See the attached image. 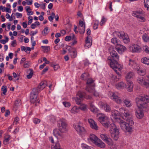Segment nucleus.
<instances>
[{
	"label": "nucleus",
	"instance_id": "34",
	"mask_svg": "<svg viewBox=\"0 0 149 149\" xmlns=\"http://www.w3.org/2000/svg\"><path fill=\"white\" fill-rule=\"evenodd\" d=\"M133 75V73L132 72H130L127 74L125 78L127 82L130 81L129 79L132 77Z\"/></svg>",
	"mask_w": 149,
	"mask_h": 149
},
{
	"label": "nucleus",
	"instance_id": "12",
	"mask_svg": "<svg viewBox=\"0 0 149 149\" xmlns=\"http://www.w3.org/2000/svg\"><path fill=\"white\" fill-rule=\"evenodd\" d=\"M138 82L141 85L147 88L149 87V83L148 80L146 78L142 77H139L137 79Z\"/></svg>",
	"mask_w": 149,
	"mask_h": 149
},
{
	"label": "nucleus",
	"instance_id": "57",
	"mask_svg": "<svg viewBox=\"0 0 149 149\" xmlns=\"http://www.w3.org/2000/svg\"><path fill=\"white\" fill-rule=\"evenodd\" d=\"M63 104L65 107H69L71 105L70 103V102H63Z\"/></svg>",
	"mask_w": 149,
	"mask_h": 149
},
{
	"label": "nucleus",
	"instance_id": "17",
	"mask_svg": "<svg viewBox=\"0 0 149 149\" xmlns=\"http://www.w3.org/2000/svg\"><path fill=\"white\" fill-rule=\"evenodd\" d=\"M63 132L60 131L59 129H55L53 130V134L57 138H63L64 137V135Z\"/></svg>",
	"mask_w": 149,
	"mask_h": 149
},
{
	"label": "nucleus",
	"instance_id": "23",
	"mask_svg": "<svg viewBox=\"0 0 149 149\" xmlns=\"http://www.w3.org/2000/svg\"><path fill=\"white\" fill-rule=\"evenodd\" d=\"M101 107L103 108L104 111L107 112H110L111 109L110 106L107 103H103V102L101 103Z\"/></svg>",
	"mask_w": 149,
	"mask_h": 149
},
{
	"label": "nucleus",
	"instance_id": "58",
	"mask_svg": "<svg viewBox=\"0 0 149 149\" xmlns=\"http://www.w3.org/2000/svg\"><path fill=\"white\" fill-rule=\"evenodd\" d=\"M48 28L46 27L43 30L42 33L44 35H46L48 33Z\"/></svg>",
	"mask_w": 149,
	"mask_h": 149
},
{
	"label": "nucleus",
	"instance_id": "60",
	"mask_svg": "<svg viewBox=\"0 0 149 149\" xmlns=\"http://www.w3.org/2000/svg\"><path fill=\"white\" fill-rule=\"evenodd\" d=\"M19 118L18 117H16L15 118L14 121L13 122L14 124H15V125H16L17 123H18V122L19 121Z\"/></svg>",
	"mask_w": 149,
	"mask_h": 149
},
{
	"label": "nucleus",
	"instance_id": "30",
	"mask_svg": "<svg viewBox=\"0 0 149 149\" xmlns=\"http://www.w3.org/2000/svg\"><path fill=\"white\" fill-rule=\"evenodd\" d=\"M79 108L76 106L73 107L70 110L71 113L74 114L77 113L79 112Z\"/></svg>",
	"mask_w": 149,
	"mask_h": 149
},
{
	"label": "nucleus",
	"instance_id": "27",
	"mask_svg": "<svg viewBox=\"0 0 149 149\" xmlns=\"http://www.w3.org/2000/svg\"><path fill=\"white\" fill-rule=\"evenodd\" d=\"M111 113L112 116L114 119H117L118 118L120 115V113L116 110H113L111 111Z\"/></svg>",
	"mask_w": 149,
	"mask_h": 149
},
{
	"label": "nucleus",
	"instance_id": "22",
	"mask_svg": "<svg viewBox=\"0 0 149 149\" xmlns=\"http://www.w3.org/2000/svg\"><path fill=\"white\" fill-rule=\"evenodd\" d=\"M47 86V81H45L41 82L38 87L37 88H35L38 89V91L40 92V91L42 90Z\"/></svg>",
	"mask_w": 149,
	"mask_h": 149
},
{
	"label": "nucleus",
	"instance_id": "1",
	"mask_svg": "<svg viewBox=\"0 0 149 149\" xmlns=\"http://www.w3.org/2000/svg\"><path fill=\"white\" fill-rule=\"evenodd\" d=\"M119 110L121 113L125 117V119L127 121L126 122L123 120H120L119 124L121 128L126 132L131 133L133 131L132 126L134 124L132 116L129 111L125 108H121Z\"/></svg>",
	"mask_w": 149,
	"mask_h": 149
},
{
	"label": "nucleus",
	"instance_id": "3",
	"mask_svg": "<svg viewBox=\"0 0 149 149\" xmlns=\"http://www.w3.org/2000/svg\"><path fill=\"white\" fill-rule=\"evenodd\" d=\"M110 67L117 74L118 77L115 75H112L111 78L112 80L116 81H118L121 77V75L118 71H120L123 68V66L121 65H118L117 66H115L114 64L111 62L110 64Z\"/></svg>",
	"mask_w": 149,
	"mask_h": 149
},
{
	"label": "nucleus",
	"instance_id": "37",
	"mask_svg": "<svg viewBox=\"0 0 149 149\" xmlns=\"http://www.w3.org/2000/svg\"><path fill=\"white\" fill-rule=\"evenodd\" d=\"M42 48L43 49V51L45 53H47L50 50V47L49 46H41Z\"/></svg>",
	"mask_w": 149,
	"mask_h": 149
},
{
	"label": "nucleus",
	"instance_id": "49",
	"mask_svg": "<svg viewBox=\"0 0 149 149\" xmlns=\"http://www.w3.org/2000/svg\"><path fill=\"white\" fill-rule=\"evenodd\" d=\"M1 90L3 91V93L5 95L7 91V86H3L1 87Z\"/></svg>",
	"mask_w": 149,
	"mask_h": 149
},
{
	"label": "nucleus",
	"instance_id": "56",
	"mask_svg": "<svg viewBox=\"0 0 149 149\" xmlns=\"http://www.w3.org/2000/svg\"><path fill=\"white\" fill-rule=\"evenodd\" d=\"M13 77L15 78H16L15 81H17L19 79V75H17L15 72H13Z\"/></svg>",
	"mask_w": 149,
	"mask_h": 149
},
{
	"label": "nucleus",
	"instance_id": "54",
	"mask_svg": "<svg viewBox=\"0 0 149 149\" xmlns=\"http://www.w3.org/2000/svg\"><path fill=\"white\" fill-rule=\"evenodd\" d=\"M86 108L87 107L86 105L84 104L80 105L79 107V110L80 109L83 111H85L86 109Z\"/></svg>",
	"mask_w": 149,
	"mask_h": 149
},
{
	"label": "nucleus",
	"instance_id": "35",
	"mask_svg": "<svg viewBox=\"0 0 149 149\" xmlns=\"http://www.w3.org/2000/svg\"><path fill=\"white\" fill-rule=\"evenodd\" d=\"M90 109L91 111L93 113L96 112L97 111V109L92 103L90 104Z\"/></svg>",
	"mask_w": 149,
	"mask_h": 149
},
{
	"label": "nucleus",
	"instance_id": "4",
	"mask_svg": "<svg viewBox=\"0 0 149 149\" xmlns=\"http://www.w3.org/2000/svg\"><path fill=\"white\" fill-rule=\"evenodd\" d=\"M110 130L112 138L115 141H117L119 138V129L114 124H111L110 126Z\"/></svg>",
	"mask_w": 149,
	"mask_h": 149
},
{
	"label": "nucleus",
	"instance_id": "33",
	"mask_svg": "<svg viewBox=\"0 0 149 149\" xmlns=\"http://www.w3.org/2000/svg\"><path fill=\"white\" fill-rule=\"evenodd\" d=\"M91 93H93V95L94 96L97 97L99 96V94L98 92L95 91L94 87L93 88H91L89 91H87Z\"/></svg>",
	"mask_w": 149,
	"mask_h": 149
},
{
	"label": "nucleus",
	"instance_id": "15",
	"mask_svg": "<svg viewBox=\"0 0 149 149\" xmlns=\"http://www.w3.org/2000/svg\"><path fill=\"white\" fill-rule=\"evenodd\" d=\"M94 81L92 78H88L87 80L86 90L89 91L91 88L94 87Z\"/></svg>",
	"mask_w": 149,
	"mask_h": 149
},
{
	"label": "nucleus",
	"instance_id": "21",
	"mask_svg": "<svg viewBox=\"0 0 149 149\" xmlns=\"http://www.w3.org/2000/svg\"><path fill=\"white\" fill-rule=\"evenodd\" d=\"M88 122L90 125L91 127L93 129L95 130H98V127L96 123L92 119H89L88 120Z\"/></svg>",
	"mask_w": 149,
	"mask_h": 149
},
{
	"label": "nucleus",
	"instance_id": "5",
	"mask_svg": "<svg viewBox=\"0 0 149 149\" xmlns=\"http://www.w3.org/2000/svg\"><path fill=\"white\" fill-rule=\"evenodd\" d=\"M110 54L112 58L111 57L109 56L107 58L108 60L111 61L110 63V64L111 62L114 64L116 66L118 65H120L118 63V61L119 60V57L116 52L113 50L112 51H110Z\"/></svg>",
	"mask_w": 149,
	"mask_h": 149
},
{
	"label": "nucleus",
	"instance_id": "16",
	"mask_svg": "<svg viewBox=\"0 0 149 149\" xmlns=\"http://www.w3.org/2000/svg\"><path fill=\"white\" fill-rule=\"evenodd\" d=\"M128 66L129 68L133 69L135 70L138 69L139 65L137 64L134 60L130 59L128 63Z\"/></svg>",
	"mask_w": 149,
	"mask_h": 149
},
{
	"label": "nucleus",
	"instance_id": "46",
	"mask_svg": "<svg viewBox=\"0 0 149 149\" xmlns=\"http://www.w3.org/2000/svg\"><path fill=\"white\" fill-rule=\"evenodd\" d=\"M87 39L85 40L86 43L84 45L86 49H88L92 45V42H88Z\"/></svg>",
	"mask_w": 149,
	"mask_h": 149
},
{
	"label": "nucleus",
	"instance_id": "47",
	"mask_svg": "<svg viewBox=\"0 0 149 149\" xmlns=\"http://www.w3.org/2000/svg\"><path fill=\"white\" fill-rule=\"evenodd\" d=\"M75 38V36L74 35H73L72 37L70 36H67L65 38V40L66 41H69L71 40L72 39H73Z\"/></svg>",
	"mask_w": 149,
	"mask_h": 149
},
{
	"label": "nucleus",
	"instance_id": "45",
	"mask_svg": "<svg viewBox=\"0 0 149 149\" xmlns=\"http://www.w3.org/2000/svg\"><path fill=\"white\" fill-rule=\"evenodd\" d=\"M81 147L83 149H94L93 147L89 146L84 143L81 144Z\"/></svg>",
	"mask_w": 149,
	"mask_h": 149
},
{
	"label": "nucleus",
	"instance_id": "40",
	"mask_svg": "<svg viewBox=\"0 0 149 149\" xmlns=\"http://www.w3.org/2000/svg\"><path fill=\"white\" fill-rule=\"evenodd\" d=\"M111 42L113 44L116 45H118L119 44V40H117V39L116 38H112L111 40Z\"/></svg>",
	"mask_w": 149,
	"mask_h": 149
},
{
	"label": "nucleus",
	"instance_id": "55",
	"mask_svg": "<svg viewBox=\"0 0 149 149\" xmlns=\"http://www.w3.org/2000/svg\"><path fill=\"white\" fill-rule=\"evenodd\" d=\"M30 61H26L24 63V66L25 68H28L30 67Z\"/></svg>",
	"mask_w": 149,
	"mask_h": 149
},
{
	"label": "nucleus",
	"instance_id": "41",
	"mask_svg": "<svg viewBox=\"0 0 149 149\" xmlns=\"http://www.w3.org/2000/svg\"><path fill=\"white\" fill-rule=\"evenodd\" d=\"M77 52L76 50L72 51L70 52V55L72 58H75L77 56Z\"/></svg>",
	"mask_w": 149,
	"mask_h": 149
},
{
	"label": "nucleus",
	"instance_id": "52",
	"mask_svg": "<svg viewBox=\"0 0 149 149\" xmlns=\"http://www.w3.org/2000/svg\"><path fill=\"white\" fill-rule=\"evenodd\" d=\"M99 22L97 20H96L95 21L93 26V28L94 29H96L98 28Z\"/></svg>",
	"mask_w": 149,
	"mask_h": 149
},
{
	"label": "nucleus",
	"instance_id": "18",
	"mask_svg": "<svg viewBox=\"0 0 149 149\" xmlns=\"http://www.w3.org/2000/svg\"><path fill=\"white\" fill-rule=\"evenodd\" d=\"M115 47L117 52L121 54L125 52L127 49L126 48L125 46L119 44L116 45Z\"/></svg>",
	"mask_w": 149,
	"mask_h": 149
},
{
	"label": "nucleus",
	"instance_id": "32",
	"mask_svg": "<svg viewBox=\"0 0 149 149\" xmlns=\"http://www.w3.org/2000/svg\"><path fill=\"white\" fill-rule=\"evenodd\" d=\"M141 61L143 63L149 65V58L143 57L141 58Z\"/></svg>",
	"mask_w": 149,
	"mask_h": 149
},
{
	"label": "nucleus",
	"instance_id": "62",
	"mask_svg": "<svg viewBox=\"0 0 149 149\" xmlns=\"http://www.w3.org/2000/svg\"><path fill=\"white\" fill-rule=\"evenodd\" d=\"M33 122L36 124H38L40 122V120L38 118H35L34 119Z\"/></svg>",
	"mask_w": 149,
	"mask_h": 149
},
{
	"label": "nucleus",
	"instance_id": "28",
	"mask_svg": "<svg viewBox=\"0 0 149 149\" xmlns=\"http://www.w3.org/2000/svg\"><path fill=\"white\" fill-rule=\"evenodd\" d=\"M125 84L123 82H120L115 85L116 87L118 89H123L125 87Z\"/></svg>",
	"mask_w": 149,
	"mask_h": 149
},
{
	"label": "nucleus",
	"instance_id": "11",
	"mask_svg": "<svg viewBox=\"0 0 149 149\" xmlns=\"http://www.w3.org/2000/svg\"><path fill=\"white\" fill-rule=\"evenodd\" d=\"M74 127L79 135H82L86 133L85 129L80 123H76L74 125Z\"/></svg>",
	"mask_w": 149,
	"mask_h": 149
},
{
	"label": "nucleus",
	"instance_id": "61",
	"mask_svg": "<svg viewBox=\"0 0 149 149\" xmlns=\"http://www.w3.org/2000/svg\"><path fill=\"white\" fill-rule=\"evenodd\" d=\"M20 103V100H16L15 103V106L17 107Z\"/></svg>",
	"mask_w": 149,
	"mask_h": 149
},
{
	"label": "nucleus",
	"instance_id": "13",
	"mask_svg": "<svg viewBox=\"0 0 149 149\" xmlns=\"http://www.w3.org/2000/svg\"><path fill=\"white\" fill-rule=\"evenodd\" d=\"M129 48L130 50L133 52H139L141 50V47L136 44H132Z\"/></svg>",
	"mask_w": 149,
	"mask_h": 149
},
{
	"label": "nucleus",
	"instance_id": "26",
	"mask_svg": "<svg viewBox=\"0 0 149 149\" xmlns=\"http://www.w3.org/2000/svg\"><path fill=\"white\" fill-rule=\"evenodd\" d=\"M94 144L101 148H104L105 146V143L100 139H99Z\"/></svg>",
	"mask_w": 149,
	"mask_h": 149
},
{
	"label": "nucleus",
	"instance_id": "10",
	"mask_svg": "<svg viewBox=\"0 0 149 149\" xmlns=\"http://www.w3.org/2000/svg\"><path fill=\"white\" fill-rule=\"evenodd\" d=\"M108 95L109 97L117 103L120 104L122 103V100L118 96V93L110 92Z\"/></svg>",
	"mask_w": 149,
	"mask_h": 149
},
{
	"label": "nucleus",
	"instance_id": "29",
	"mask_svg": "<svg viewBox=\"0 0 149 149\" xmlns=\"http://www.w3.org/2000/svg\"><path fill=\"white\" fill-rule=\"evenodd\" d=\"M90 139L93 143L95 144L99 139L95 135L92 134L90 136Z\"/></svg>",
	"mask_w": 149,
	"mask_h": 149
},
{
	"label": "nucleus",
	"instance_id": "36",
	"mask_svg": "<svg viewBox=\"0 0 149 149\" xmlns=\"http://www.w3.org/2000/svg\"><path fill=\"white\" fill-rule=\"evenodd\" d=\"M10 139V135H8L6 136L4 140L3 141V143L4 145H6L8 144V142Z\"/></svg>",
	"mask_w": 149,
	"mask_h": 149
},
{
	"label": "nucleus",
	"instance_id": "20",
	"mask_svg": "<svg viewBox=\"0 0 149 149\" xmlns=\"http://www.w3.org/2000/svg\"><path fill=\"white\" fill-rule=\"evenodd\" d=\"M98 120L101 123L103 122H105L108 119V117L104 114L99 113L97 115Z\"/></svg>",
	"mask_w": 149,
	"mask_h": 149
},
{
	"label": "nucleus",
	"instance_id": "59",
	"mask_svg": "<svg viewBox=\"0 0 149 149\" xmlns=\"http://www.w3.org/2000/svg\"><path fill=\"white\" fill-rule=\"evenodd\" d=\"M143 49L146 53L149 54V47L147 46H144Z\"/></svg>",
	"mask_w": 149,
	"mask_h": 149
},
{
	"label": "nucleus",
	"instance_id": "25",
	"mask_svg": "<svg viewBox=\"0 0 149 149\" xmlns=\"http://www.w3.org/2000/svg\"><path fill=\"white\" fill-rule=\"evenodd\" d=\"M127 85L125 86V87L129 92H131L133 90V84L131 81L127 82Z\"/></svg>",
	"mask_w": 149,
	"mask_h": 149
},
{
	"label": "nucleus",
	"instance_id": "53",
	"mask_svg": "<svg viewBox=\"0 0 149 149\" xmlns=\"http://www.w3.org/2000/svg\"><path fill=\"white\" fill-rule=\"evenodd\" d=\"M101 123L103 126L106 127H108L110 124L109 121H108V120L106 121H105V122H103Z\"/></svg>",
	"mask_w": 149,
	"mask_h": 149
},
{
	"label": "nucleus",
	"instance_id": "24",
	"mask_svg": "<svg viewBox=\"0 0 149 149\" xmlns=\"http://www.w3.org/2000/svg\"><path fill=\"white\" fill-rule=\"evenodd\" d=\"M121 100L127 107H130L132 106V104L131 102L127 98L123 97Z\"/></svg>",
	"mask_w": 149,
	"mask_h": 149
},
{
	"label": "nucleus",
	"instance_id": "64",
	"mask_svg": "<svg viewBox=\"0 0 149 149\" xmlns=\"http://www.w3.org/2000/svg\"><path fill=\"white\" fill-rule=\"evenodd\" d=\"M6 18L7 19L10 18V19H9L10 21H12V20L13 18H12V17H10V15L9 14L7 13L6 14Z\"/></svg>",
	"mask_w": 149,
	"mask_h": 149
},
{
	"label": "nucleus",
	"instance_id": "51",
	"mask_svg": "<svg viewBox=\"0 0 149 149\" xmlns=\"http://www.w3.org/2000/svg\"><path fill=\"white\" fill-rule=\"evenodd\" d=\"M107 19L104 17H102V19L101 22L100 23V25L101 26H102L104 25L106 22L107 21Z\"/></svg>",
	"mask_w": 149,
	"mask_h": 149
},
{
	"label": "nucleus",
	"instance_id": "39",
	"mask_svg": "<svg viewBox=\"0 0 149 149\" xmlns=\"http://www.w3.org/2000/svg\"><path fill=\"white\" fill-rule=\"evenodd\" d=\"M142 39L145 42H149V36L147 34H145L143 35Z\"/></svg>",
	"mask_w": 149,
	"mask_h": 149
},
{
	"label": "nucleus",
	"instance_id": "38",
	"mask_svg": "<svg viewBox=\"0 0 149 149\" xmlns=\"http://www.w3.org/2000/svg\"><path fill=\"white\" fill-rule=\"evenodd\" d=\"M89 74L87 73H84L81 76V79L83 80H86L89 77Z\"/></svg>",
	"mask_w": 149,
	"mask_h": 149
},
{
	"label": "nucleus",
	"instance_id": "44",
	"mask_svg": "<svg viewBox=\"0 0 149 149\" xmlns=\"http://www.w3.org/2000/svg\"><path fill=\"white\" fill-rule=\"evenodd\" d=\"M28 71L29 72V74L27 76V77L28 79H29L31 78L33 73V71L31 69H30Z\"/></svg>",
	"mask_w": 149,
	"mask_h": 149
},
{
	"label": "nucleus",
	"instance_id": "63",
	"mask_svg": "<svg viewBox=\"0 0 149 149\" xmlns=\"http://www.w3.org/2000/svg\"><path fill=\"white\" fill-rule=\"evenodd\" d=\"M17 45V42L15 40H14L13 41L11 42V46L12 47H14Z\"/></svg>",
	"mask_w": 149,
	"mask_h": 149
},
{
	"label": "nucleus",
	"instance_id": "8",
	"mask_svg": "<svg viewBox=\"0 0 149 149\" xmlns=\"http://www.w3.org/2000/svg\"><path fill=\"white\" fill-rule=\"evenodd\" d=\"M39 92L37 88H34L33 89L30 96V100L31 103H39L40 100L38 99H37V95Z\"/></svg>",
	"mask_w": 149,
	"mask_h": 149
},
{
	"label": "nucleus",
	"instance_id": "50",
	"mask_svg": "<svg viewBox=\"0 0 149 149\" xmlns=\"http://www.w3.org/2000/svg\"><path fill=\"white\" fill-rule=\"evenodd\" d=\"M52 149H63L61 148L59 142H57L55 145L52 147Z\"/></svg>",
	"mask_w": 149,
	"mask_h": 149
},
{
	"label": "nucleus",
	"instance_id": "6",
	"mask_svg": "<svg viewBox=\"0 0 149 149\" xmlns=\"http://www.w3.org/2000/svg\"><path fill=\"white\" fill-rule=\"evenodd\" d=\"M114 34L119 38L123 39L125 43H127L130 41L128 35L123 31H116L115 32Z\"/></svg>",
	"mask_w": 149,
	"mask_h": 149
},
{
	"label": "nucleus",
	"instance_id": "48",
	"mask_svg": "<svg viewBox=\"0 0 149 149\" xmlns=\"http://www.w3.org/2000/svg\"><path fill=\"white\" fill-rule=\"evenodd\" d=\"M144 6L147 8V10H149V0H144Z\"/></svg>",
	"mask_w": 149,
	"mask_h": 149
},
{
	"label": "nucleus",
	"instance_id": "19",
	"mask_svg": "<svg viewBox=\"0 0 149 149\" xmlns=\"http://www.w3.org/2000/svg\"><path fill=\"white\" fill-rule=\"evenodd\" d=\"M143 107H138V109L136 111V116L138 119H141L143 118L144 113L142 109Z\"/></svg>",
	"mask_w": 149,
	"mask_h": 149
},
{
	"label": "nucleus",
	"instance_id": "42",
	"mask_svg": "<svg viewBox=\"0 0 149 149\" xmlns=\"http://www.w3.org/2000/svg\"><path fill=\"white\" fill-rule=\"evenodd\" d=\"M100 136L101 139L104 141L109 137L108 135L105 134H101Z\"/></svg>",
	"mask_w": 149,
	"mask_h": 149
},
{
	"label": "nucleus",
	"instance_id": "14",
	"mask_svg": "<svg viewBox=\"0 0 149 149\" xmlns=\"http://www.w3.org/2000/svg\"><path fill=\"white\" fill-rule=\"evenodd\" d=\"M85 93L80 91H78L77 94V97L75 98L76 103L77 104H80L82 98L84 97Z\"/></svg>",
	"mask_w": 149,
	"mask_h": 149
},
{
	"label": "nucleus",
	"instance_id": "43",
	"mask_svg": "<svg viewBox=\"0 0 149 149\" xmlns=\"http://www.w3.org/2000/svg\"><path fill=\"white\" fill-rule=\"evenodd\" d=\"M105 141L109 145L111 146L113 145V142L112 140L109 137V138L107 139Z\"/></svg>",
	"mask_w": 149,
	"mask_h": 149
},
{
	"label": "nucleus",
	"instance_id": "9",
	"mask_svg": "<svg viewBox=\"0 0 149 149\" xmlns=\"http://www.w3.org/2000/svg\"><path fill=\"white\" fill-rule=\"evenodd\" d=\"M143 11L141 10L133 11L132 13V16L137 18L141 22H144L146 20Z\"/></svg>",
	"mask_w": 149,
	"mask_h": 149
},
{
	"label": "nucleus",
	"instance_id": "2",
	"mask_svg": "<svg viewBox=\"0 0 149 149\" xmlns=\"http://www.w3.org/2000/svg\"><path fill=\"white\" fill-rule=\"evenodd\" d=\"M136 102L138 107L146 109L148 107L147 104L149 102V96L148 95L136 98Z\"/></svg>",
	"mask_w": 149,
	"mask_h": 149
},
{
	"label": "nucleus",
	"instance_id": "31",
	"mask_svg": "<svg viewBox=\"0 0 149 149\" xmlns=\"http://www.w3.org/2000/svg\"><path fill=\"white\" fill-rule=\"evenodd\" d=\"M135 70L141 76H143L145 74V71L141 69H140L139 66L138 67V69Z\"/></svg>",
	"mask_w": 149,
	"mask_h": 149
},
{
	"label": "nucleus",
	"instance_id": "7",
	"mask_svg": "<svg viewBox=\"0 0 149 149\" xmlns=\"http://www.w3.org/2000/svg\"><path fill=\"white\" fill-rule=\"evenodd\" d=\"M57 123L58 126L61 132H66L67 124L65 119L63 118H61L58 121Z\"/></svg>",
	"mask_w": 149,
	"mask_h": 149
}]
</instances>
